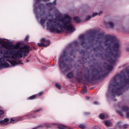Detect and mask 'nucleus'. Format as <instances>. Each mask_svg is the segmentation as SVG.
I'll use <instances>...</instances> for the list:
<instances>
[{
	"label": "nucleus",
	"instance_id": "nucleus-44",
	"mask_svg": "<svg viewBox=\"0 0 129 129\" xmlns=\"http://www.w3.org/2000/svg\"><path fill=\"white\" fill-rule=\"evenodd\" d=\"M42 69L43 70H46V69H47V68L45 67V68H42Z\"/></svg>",
	"mask_w": 129,
	"mask_h": 129
},
{
	"label": "nucleus",
	"instance_id": "nucleus-11",
	"mask_svg": "<svg viewBox=\"0 0 129 129\" xmlns=\"http://www.w3.org/2000/svg\"><path fill=\"white\" fill-rule=\"evenodd\" d=\"M41 42L43 43H38V45L39 47H48L50 46V41L45 39V38H42L41 39Z\"/></svg>",
	"mask_w": 129,
	"mask_h": 129
},
{
	"label": "nucleus",
	"instance_id": "nucleus-20",
	"mask_svg": "<svg viewBox=\"0 0 129 129\" xmlns=\"http://www.w3.org/2000/svg\"><path fill=\"white\" fill-rule=\"evenodd\" d=\"M83 88L84 89L81 91V93H86L87 92V87H86L85 85H84Z\"/></svg>",
	"mask_w": 129,
	"mask_h": 129
},
{
	"label": "nucleus",
	"instance_id": "nucleus-21",
	"mask_svg": "<svg viewBox=\"0 0 129 129\" xmlns=\"http://www.w3.org/2000/svg\"><path fill=\"white\" fill-rule=\"evenodd\" d=\"M68 78L69 79H71L72 78H73V73H69L67 75Z\"/></svg>",
	"mask_w": 129,
	"mask_h": 129
},
{
	"label": "nucleus",
	"instance_id": "nucleus-3",
	"mask_svg": "<svg viewBox=\"0 0 129 129\" xmlns=\"http://www.w3.org/2000/svg\"><path fill=\"white\" fill-rule=\"evenodd\" d=\"M129 88V70L121 71L117 74L111 80L106 93L107 97L111 96L112 101H116L115 96H120L123 91Z\"/></svg>",
	"mask_w": 129,
	"mask_h": 129
},
{
	"label": "nucleus",
	"instance_id": "nucleus-26",
	"mask_svg": "<svg viewBox=\"0 0 129 129\" xmlns=\"http://www.w3.org/2000/svg\"><path fill=\"white\" fill-rule=\"evenodd\" d=\"M5 112L3 110H0V118L4 117V114Z\"/></svg>",
	"mask_w": 129,
	"mask_h": 129
},
{
	"label": "nucleus",
	"instance_id": "nucleus-13",
	"mask_svg": "<svg viewBox=\"0 0 129 129\" xmlns=\"http://www.w3.org/2000/svg\"><path fill=\"white\" fill-rule=\"evenodd\" d=\"M9 120V118H6L5 119L0 121L1 124H8Z\"/></svg>",
	"mask_w": 129,
	"mask_h": 129
},
{
	"label": "nucleus",
	"instance_id": "nucleus-24",
	"mask_svg": "<svg viewBox=\"0 0 129 129\" xmlns=\"http://www.w3.org/2000/svg\"><path fill=\"white\" fill-rule=\"evenodd\" d=\"M122 125H121V122H119L117 123V124H116V127H119V128H121V127H122Z\"/></svg>",
	"mask_w": 129,
	"mask_h": 129
},
{
	"label": "nucleus",
	"instance_id": "nucleus-10",
	"mask_svg": "<svg viewBox=\"0 0 129 129\" xmlns=\"http://www.w3.org/2000/svg\"><path fill=\"white\" fill-rule=\"evenodd\" d=\"M122 102H120L118 104V106L116 107V112L117 113H118V114L122 117L123 116V114H122V113L119 111H118V109H119L121 111H124L125 112H127L129 110V108L125 106H122Z\"/></svg>",
	"mask_w": 129,
	"mask_h": 129
},
{
	"label": "nucleus",
	"instance_id": "nucleus-45",
	"mask_svg": "<svg viewBox=\"0 0 129 129\" xmlns=\"http://www.w3.org/2000/svg\"><path fill=\"white\" fill-rule=\"evenodd\" d=\"M86 98H87V99H89V98H90L89 97H86Z\"/></svg>",
	"mask_w": 129,
	"mask_h": 129
},
{
	"label": "nucleus",
	"instance_id": "nucleus-38",
	"mask_svg": "<svg viewBox=\"0 0 129 129\" xmlns=\"http://www.w3.org/2000/svg\"><path fill=\"white\" fill-rule=\"evenodd\" d=\"M94 104H95V105H98V102H94Z\"/></svg>",
	"mask_w": 129,
	"mask_h": 129
},
{
	"label": "nucleus",
	"instance_id": "nucleus-25",
	"mask_svg": "<svg viewBox=\"0 0 129 129\" xmlns=\"http://www.w3.org/2000/svg\"><path fill=\"white\" fill-rule=\"evenodd\" d=\"M37 97V96L36 95H32L29 97L28 99H30V100H32L33 99H35Z\"/></svg>",
	"mask_w": 129,
	"mask_h": 129
},
{
	"label": "nucleus",
	"instance_id": "nucleus-37",
	"mask_svg": "<svg viewBox=\"0 0 129 129\" xmlns=\"http://www.w3.org/2000/svg\"><path fill=\"white\" fill-rule=\"evenodd\" d=\"M3 42H4V39L0 38V44H2V43H3Z\"/></svg>",
	"mask_w": 129,
	"mask_h": 129
},
{
	"label": "nucleus",
	"instance_id": "nucleus-23",
	"mask_svg": "<svg viewBox=\"0 0 129 129\" xmlns=\"http://www.w3.org/2000/svg\"><path fill=\"white\" fill-rule=\"evenodd\" d=\"M57 127L59 129H65L66 128V126L63 124H59V125Z\"/></svg>",
	"mask_w": 129,
	"mask_h": 129
},
{
	"label": "nucleus",
	"instance_id": "nucleus-17",
	"mask_svg": "<svg viewBox=\"0 0 129 129\" xmlns=\"http://www.w3.org/2000/svg\"><path fill=\"white\" fill-rule=\"evenodd\" d=\"M74 20L77 24H78V23H81V20H80V18L78 17H74Z\"/></svg>",
	"mask_w": 129,
	"mask_h": 129
},
{
	"label": "nucleus",
	"instance_id": "nucleus-34",
	"mask_svg": "<svg viewBox=\"0 0 129 129\" xmlns=\"http://www.w3.org/2000/svg\"><path fill=\"white\" fill-rule=\"evenodd\" d=\"M71 70V69L68 68L66 69V72H68V71H70Z\"/></svg>",
	"mask_w": 129,
	"mask_h": 129
},
{
	"label": "nucleus",
	"instance_id": "nucleus-32",
	"mask_svg": "<svg viewBox=\"0 0 129 129\" xmlns=\"http://www.w3.org/2000/svg\"><path fill=\"white\" fill-rule=\"evenodd\" d=\"M127 127V125L124 124L122 125L121 128H126Z\"/></svg>",
	"mask_w": 129,
	"mask_h": 129
},
{
	"label": "nucleus",
	"instance_id": "nucleus-28",
	"mask_svg": "<svg viewBox=\"0 0 129 129\" xmlns=\"http://www.w3.org/2000/svg\"><path fill=\"white\" fill-rule=\"evenodd\" d=\"M78 44V41H74L73 43L70 44L69 45V48L72 46V45H77Z\"/></svg>",
	"mask_w": 129,
	"mask_h": 129
},
{
	"label": "nucleus",
	"instance_id": "nucleus-16",
	"mask_svg": "<svg viewBox=\"0 0 129 129\" xmlns=\"http://www.w3.org/2000/svg\"><path fill=\"white\" fill-rule=\"evenodd\" d=\"M84 78L87 81H88V80H89V78H90V75L89 74V72H88L87 74L84 75Z\"/></svg>",
	"mask_w": 129,
	"mask_h": 129
},
{
	"label": "nucleus",
	"instance_id": "nucleus-5",
	"mask_svg": "<svg viewBox=\"0 0 129 129\" xmlns=\"http://www.w3.org/2000/svg\"><path fill=\"white\" fill-rule=\"evenodd\" d=\"M49 2L50 0H35V4L34 5V14L36 15V17L37 19H40L41 18L40 21V24L42 27H44V24L46 23V21H47V17L43 18L44 15H45V13H43L42 14L39 15V13L37 12V10H40L41 11V6H37L36 5H39V3L40 2Z\"/></svg>",
	"mask_w": 129,
	"mask_h": 129
},
{
	"label": "nucleus",
	"instance_id": "nucleus-18",
	"mask_svg": "<svg viewBox=\"0 0 129 129\" xmlns=\"http://www.w3.org/2000/svg\"><path fill=\"white\" fill-rule=\"evenodd\" d=\"M105 125H106V126H109V125H111L112 124V123L111 121L109 120H106L104 121Z\"/></svg>",
	"mask_w": 129,
	"mask_h": 129
},
{
	"label": "nucleus",
	"instance_id": "nucleus-40",
	"mask_svg": "<svg viewBox=\"0 0 129 129\" xmlns=\"http://www.w3.org/2000/svg\"><path fill=\"white\" fill-rule=\"evenodd\" d=\"M125 50H126V52H129V47L126 48Z\"/></svg>",
	"mask_w": 129,
	"mask_h": 129
},
{
	"label": "nucleus",
	"instance_id": "nucleus-36",
	"mask_svg": "<svg viewBox=\"0 0 129 129\" xmlns=\"http://www.w3.org/2000/svg\"><path fill=\"white\" fill-rule=\"evenodd\" d=\"M94 129H100V127L98 126H96L94 127Z\"/></svg>",
	"mask_w": 129,
	"mask_h": 129
},
{
	"label": "nucleus",
	"instance_id": "nucleus-43",
	"mask_svg": "<svg viewBox=\"0 0 129 129\" xmlns=\"http://www.w3.org/2000/svg\"><path fill=\"white\" fill-rule=\"evenodd\" d=\"M39 126H38L37 127H35L33 128L32 129H37V128H38V127H39Z\"/></svg>",
	"mask_w": 129,
	"mask_h": 129
},
{
	"label": "nucleus",
	"instance_id": "nucleus-7",
	"mask_svg": "<svg viewBox=\"0 0 129 129\" xmlns=\"http://www.w3.org/2000/svg\"><path fill=\"white\" fill-rule=\"evenodd\" d=\"M42 110V108H40L37 110L35 111H32L30 112L27 113L24 115L22 116L19 117L18 118L14 119V118H12L10 119V121L11 122H13V123H15V122H17V121H21V120H23L24 117H26V119L28 118H35L36 117V115H34V113H36V112H38L39 111H41Z\"/></svg>",
	"mask_w": 129,
	"mask_h": 129
},
{
	"label": "nucleus",
	"instance_id": "nucleus-41",
	"mask_svg": "<svg viewBox=\"0 0 129 129\" xmlns=\"http://www.w3.org/2000/svg\"><path fill=\"white\" fill-rule=\"evenodd\" d=\"M29 62H30V60L29 59H27L26 61H25V63H29Z\"/></svg>",
	"mask_w": 129,
	"mask_h": 129
},
{
	"label": "nucleus",
	"instance_id": "nucleus-8",
	"mask_svg": "<svg viewBox=\"0 0 129 129\" xmlns=\"http://www.w3.org/2000/svg\"><path fill=\"white\" fill-rule=\"evenodd\" d=\"M96 35H97L96 31L90 30L87 34L80 35L79 36V40L82 41V46H84V44H85V39H86L87 36H89V39H92V41H94Z\"/></svg>",
	"mask_w": 129,
	"mask_h": 129
},
{
	"label": "nucleus",
	"instance_id": "nucleus-39",
	"mask_svg": "<svg viewBox=\"0 0 129 129\" xmlns=\"http://www.w3.org/2000/svg\"><path fill=\"white\" fill-rule=\"evenodd\" d=\"M44 125H45V126H46V127H50V125H48L47 124H45Z\"/></svg>",
	"mask_w": 129,
	"mask_h": 129
},
{
	"label": "nucleus",
	"instance_id": "nucleus-47",
	"mask_svg": "<svg viewBox=\"0 0 129 129\" xmlns=\"http://www.w3.org/2000/svg\"><path fill=\"white\" fill-rule=\"evenodd\" d=\"M71 56H72V53H71Z\"/></svg>",
	"mask_w": 129,
	"mask_h": 129
},
{
	"label": "nucleus",
	"instance_id": "nucleus-35",
	"mask_svg": "<svg viewBox=\"0 0 129 129\" xmlns=\"http://www.w3.org/2000/svg\"><path fill=\"white\" fill-rule=\"evenodd\" d=\"M126 117H127V118H129V112H126Z\"/></svg>",
	"mask_w": 129,
	"mask_h": 129
},
{
	"label": "nucleus",
	"instance_id": "nucleus-19",
	"mask_svg": "<svg viewBox=\"0 0 129 129\" xmlns=\"http://www.w3.org/2000/svg\"><path fill=\"white\" fill-rule=\"evenodd\" d=\"M106 25L109 26L110 28H113L114 27V24L112 22H109Z\"/></svg>",
	"mask_w": 129,
	"mask_h": 129
},
{
	"label": "nucleus",
	"instance_id": "nucleus-15",
	"mask_svg": "<svg viewBox=\"0 0 129 129\" xmlns=\"http://www.w3.org/2000/svg\"><path fill=\"white\" fill-rule=\"evenodd\" d=\"M79 78H82V72H78L76 74V79L78 80Z\"/></svg>",
	"mask_w": 129,
	"mask_h": 129
},
{
	"label": "nucleus",
	"instance_id": "nucleus-33",
	"mask_svg": "<svg viewBox=\"0 0 129 129\" xmlns=\"http://www.w3.org/2000/svg\"><path fill=\"white\" fill-rule=\"evenodd\" d=\"M24 40L26 42H28L29 41V36H27Z\"/></svg>",
	"mask_w": 129,
	"mask_h": 129
},
{
	"label": "nucleus",
	"instance_id": "nucleus-9",
	"mask_svg": "<svg viewBox=\"0 0 129 129\" xmlns=\"http://www.w3.org/2000/svg\"><path fill=\"white\" fill-rule=\"evenodd\" d=\"M101 69H95L91 74L92 80H98L101 77V74L102 73Z\"/></svg>",
	"mask_w": 129,
	"mask_h": 129
},
{
	"label": "nucleus",
	"instance_id": "nucleus-48",
	"mask_svg": "<svg viewBox=\"0 0 129 129\" xmlns=\"http://www.w3.org/2000/svg\"><path fill=\"white\" fill-rule=\"evenodd\" d=\"M34 49H36V48H34Z\"/></svg>",
	"mask_w": 129,
	"mask_h": 129
},
{
	"label": "nucleus",
	"instance_id": "nucleus-30",
	"mask_svg": "<svg viewBox=\"0 0 129 129\" xmlns=\"http://www.w3.org/2000/svg\"><path fill=\"white\" fill-rule=\"evenodd\" d=\"M92 18V16H88L86 17V21H88V20H90Z\"/></svg>",
	"mask_w": 129,
	"mask_h": 129
},
{
	"label": "nucleus",
	"instance_id": "nucleus-27",
	"mask_svg": "<svg viewBox=\"0 0 129 129\" xmlns=\"http://www.w3.org/2000/svg\"><path fill=\"white\" fill-rule=\"evenodd\" d=\"M3 45L5 48H7V46H9V42L6 41L3 43Z\"/></svg>",
	"mask_w": 129,
	"mask_h": 129
},
{
	"label": "nucleus",
	"instance_id": "nucleus-1",
	"mask_svg": "<svg viewBox=\"0 0 129 129\" xmlns=\"http://www.w3.org/2000/svg\"><path fill=\"white\" fill-rule=\"evenodd\" d=\"M21 43L18 42L15 45L11 44L9 47L10 48L5 51L6 55H4L2 57H0V69L5 68H9L10 67V63L13 67H15L17 65H24V63L22 62V60H18L17 59H20L23 58V53L24 56H27L30 52V46L29 45H25L21 47L19 50H18L20 48ZM9 62V63L6 62Z\"/></svg>",
	"mask_w": 129,
	"mask_h": 129
},
{
	"label": "nucleus",
	"instance_id": "nucleus-29",
	"mask_svg": "<svg viewBox=\"0 0 129 129\" xmlns=\"http://www.w3.org/2000/svg\"><path fill=\"white\" fill-rule=\"evenodd\" d=\"M55 87L56 88H58L59 90L61 89V85L59 84H55Z\"/></svg>",
	"mask_w": 129,
	"mask_h": 129
},
{
	"label": "nucleus",
	"instance_id": "nucleus-6",
	"mask_svg": "<svg viewBox=\"0 0 129 129\" xmlns=\"http://www.w3.org/2000/svg\"><path fill=\"white\" fill-rule=\"evenodd\" d=\"M69 61H71V59H70V58L68 57L67 49H65L60 56L58 60L59 67L60 69H64V68L67 67V62H69Z\"/></svg>",
	"mask_w": 129,
	"mask_h": 129
},
{
	"label": "nucleus",
	"instance_id": "nucleus-12",
	"mask_svg": "<svg viewBox=\"0 0 129 129\" xmlns=\"http://www.w3.org/2000/svg\"><path fill=\"white\" fill-rule=\"evenodd\" d=\"M46 6L48 9L49 11H52L55 9V6H56V0H54L53 3H48L46 4Z\"/></svg>",
	"mask_w": 129,
	"mask_h": 129
},
{
	"label": "nucleus",
	"instance_id": "nucleus-14",
	"mask_svg": "<svg viewBox=\"0 0 129 129\" xmlns=\"http://www.w3.org/2000/svg\"><path fill=\"white\" fill-rule=\"evenodd\" d=\"M108 115H107V114H105V113H101L99 115V118H100V119H104V118H106V117H108Z\"/></svg>",
	"mask_w": 129,
	"mask_h": 129
},
{
	"label": "nucleus",
	"instance_id": "nucleus-2",
	"mask_svg": "<svg viewBox=\"0 0 129 129\" xmlns=\"http://www.w3.org/2000/svg\"><path fill=\"white\" fill-rule=\"evenodd\" d=\"M102 38L105 40V45L108 46V47L106 49L107 53L106 55V57L110 58L109 61L110 64L105 63V68L108 71H111L113 69V67L111 65L115 64L116 58H118L119 55H120V47L121 44L119 40L116 39L115 37L110 35L104 36V32L98 34L97 37L98 40Z\"/></svg>",
	"mask_w": 129,
	"mask_h": 129
},
{
	"label": "nucleus",
	"instance_id": "nucleus-22",
	"mask_svg": "<svg viewBox=\"0 0 129 129\" xmlns=\"http://www.w3.org/2000/svg\"><path fill=\"white\" fill-rule=\"evenodd\" d=\"M79 127L82 129H85L86 128V126H85V125L84 124H80L79 125Z\"/></svg>",
	"mask_w": 129,
	"mask_h": 129
},
{
	"label": "nucleus",
	"instance_id": "nucleus-46",
	"mask_svg": "<svg viewBox=\"0 0 129 129\" xmlns=\"http://www.w3.org/2000/svg\"><path fill=\"white\" fill-rule=\"evenodd\" d=\"M48 17H51V15H48Z\"/></svg>",
	"mask_w": 129,
	"mask_h": 129
},
{
	"label": "nucleus",
	"instance_id": "nucleus-31",
	"mask_svg": "<svg viewBox=\"0 0 129 129\" xmlns=\"http://www.w3.org/2000/svg\"><path fill=\"white\" fill-rule=\"evenodd\" d=\"M98 13H93L92 17V18H94V17H96V16H98Z\"/></svg>",
	"mask_w": 129,
	"mask_h": 129
},
{
	"label": "nucleus",
	"instance_id": "nucleus-4",
	"mask_svg": "<svg viewBox=\"0 0 129 129\" xmlns=\"http://www.w3.org/2000/svg\"><path fill=\"white\" fill-rule=\"evenodd\" d=\"M55 17V19H49L46 23V27L50 32L60 34L65 30L69 33H73L75 31L69 15L66 14L62 17V15L56 10Z\"/></svg>",
	"mask_w": 129,
	"mask_h": 129
},
{
	"label": "nucleus",
	"instance_id": "nucleus-42",
	"mask_svg": "<svg viewBox=\"0 0 129 129\" xmlns=\"http://www.w3.org/2000/svg\"><path fill=\"white\" fill-rule=\"evenodd\" d=\"M43 94V92H40L39 94H38V95L40 96V95H42Z\"/></svg>",
	"mask_w": 129,
	"mask_h": 129
}]
</instances>
